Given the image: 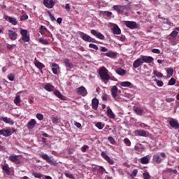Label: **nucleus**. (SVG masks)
<instances>
[{
  "label": "nucleus",
  "mask_w": 179,
  "mask_h": 179,
  "mask_svg": "<svg viewBox=\"0 0 179 179\" xmlns=\"http://www.w3.org/2000/svg\"><path fill=\"white\" fill-rule=\"evenodd\" d=\"M99 74L102 80H110V75H108V70L106 69V67H101L99 69Z\"/></svg>",
  "instance_id": "1"
},
{
  "label": "nucleus",
  "mask_w": 179,
  "mask_h": 179,
  "mask_svg": "<svg viewBox=\"0 0 179 179\" xmlns=\"http://www.w3.org/2000/svg\"><path fill=\"white\" fill-rule=\"evenodd\" d=\"M124 24L131 30H134V29H138V24L136 22L134 21H124Z\"/></svg>",
  "instance_id": "2"
},
{
  "label": "nucleus",
  "mask_w": 179,
  "mask_h": 179,
  "mask_svg": "<svg viewBox=\"0 0 179 179\" xmlns=\"http://www.w3.org/2000/svg\"><path fill=\"white\" fill-rule=\"evenodd\" d=\"M41 157L43 160H45L47 162V163H49V164L54 165L56 163L55 160H54V159H51V157H50V156H48V155H47V154L41 155Z\"/></svg>",
  "instance_id": "3"
},
{
  "label": "nucleus",
  "mask_w": 179,
  "mask_h": 179,
  "mask_svg": "<svg viewBox=\"0 0 179 179\" xmlns=\"http://www.w3.org/2000/svg\"><path fill=\"white\" fill-rule=\"evenodd\" d=\"M140 58L141 59L143 64H144V62L145 64H152V62L155 61V59L150 56H141Z\"/></svg>",
  "instance_id": "4"
},
{
  "label": "nucleus",
  "mask_w": 179,
  "mask_h": 179,
  "mask_svg": "<svg viewBox=\"0 0 179 179\" xmlns=\"http://www.w3.org/2000/svg\"><path fill=\"white\" fill-rule=\"evenodd\" d=\"M8 36L12 41L17 39V33L12 29L8 31Z\"/></svg>",
  "instance_id": "5"
},
{
  "label": "nucleus",
  "mask_w": 179,
  "mask_h": 179,
  "mask_svg": "<svg viewBox=\"0 0 179 179\" xmlns=\"http://www.w3.org/2000/svg\"><path fill=\"white\" fill-rule=\"evenodd\" d=\"M21 36H22V40L24 41V43H27L30 40V37L27 36V30L21 29L20 30Z\"/></svg>",
  "instance_id": "6"
},
{
  "label": "nucleus",
  "mask_w": 179,
  "mask_h": 179,
  "mask_svg": "<svg viewBox=\"0 0 179 179\" xmlns=\"http://www.w3.org/2000/svg\"><path fill=\"white\" fill-rule=\"evenodd\" d=\"M43 5L45 8L52 9L55 5V1H54V0H43Z\"/></svg>",
  "instance_id": "7"
},
{
  "label": "nucleus",
  "mask_w": 179,
  "mask_h": 179,
  "mask_svg": "<svg viewBox=\"0 0 179 179\" xmlns=\"http://www.w3.org/2000/svg\"><path fill=\"white\" fill-rule=\"evenodd\" d=\"M80 36L84 41H87L88 43H92V37L90 36L85 34L84 32L79 31Z\"/></svg>",
  "instance_id": "8"
},
{
  "label": "nucleus",
  "mask_w": 179,
  "mask_h": 179,
  "mask_svg": "<svg viewBox=\"0 0 179 179\" xmlns=\"http://www.w3.org/2000/svg\"><path fill=\"white\" fill-rule=\"evenodd\" d=\"M76 92L78 94H80L81 96H87V90H86V88L83 86L77 88Z\"/></svg>",
  "instance_id": "9"
},
{
  "label": "nucleus",
  "mask_w": 179,
  "mask_h": 179,
  "mask_svg": "<svg viewBox=\"0 0 179 179\" xmlns=\"http://www.w3.org/2000/svg\"><path fill=\"white\" fill-rule=\"evenodd\" d=\"M10 162L15 163V164H20V159H19V155H10L9 156Z\"/></svg>",
  "instance_id": "10"
},
{
  "label": "nucleus",
  "mask_w": 179,
  "mask_h": 179,
  "mask_svg": "<svg viewBox=\"0 0 179 179\" xmlns=\"http://www.w3.org/2000/svg\"><path fill=\"white\" fill-rule=\"evenodd\" d=\"M91 33L93 34V36H95L96 38H99V40H104V38H106L104 35H103L100 32H97V31H96L95 29L91 30Z\"/></svg>",
  "instance_id": "11"
},
{
  "label": "nucleus",
  "mask_w": 179,
  "mask_h": 179,
  "mask_svg": "<svg viewBox=\"0 0 179 179\" xmlns=\"http://www.w3.org/2000/svg\"><path fill=\"white\" fill-rule=\"evenodd\" d=\"M0 135H2L3 136L7 138L8 136H10V135H12V131L9 129H3L0 130Z\"/></svg>",
  "instance_id": "12"
},
{
  "label": "nucleus",
  "mask_w": 179,
  "mask_h": 179,
  "mask_svg": "<svg viewBox=\"0 0 179 179\" xmlns=\"http://www.w3.org/2000/svg\"><path fill=\"white\" fill-rule=\"evenodd\" d=\"M113 10H116L118 13H123L124 10L125 9L124 6H120V5H116L113 6Z\"/></svg>",
  "instance_id": "13"
},
{
  "label": "nucleus",
  "mask_w": 179,
  "mask_h": 179,
  "mask_svg": "<svg viewBox=\"0 0 179 179\" xmlns=\"http://www.w3.org/2000/svg\"><path fill=\"white\" fill-rule=\"evenodd\" d=\"M143 63L142 62V59L138 58L137 59H136L134 63H133V68H134V69H136L138 68H139V66H141V65H142Z\"/></svg>",
  "instance_id": "14"
},
{
  "label": "nucleus",
  "mask_w": 179,
  "mask_h": 179,
  "mask_svg": "<svg viewBox=\"0 0 179 179\" xmlns=\"http://www.w3.org/2000/svg\"><path fill=\"white\" fill-rule=\"evenodd\" d=\"M114 34L120 35L121 34V29L119 28L117 24H113V27L111 29Z\"/></svg>",
  "instance_id": "15"
},
{
  "label": "nucleus",
  "mask_w": 179,
  "mask_h": 179,
  "mask_svg": "<svg viewBox=\"0 0 179 179\" xmlns=\"http://www.w3.org/2000/svg\"><path fill=\"white\" fill-rule=\"evenodd\" d=\"M37 124V122L34 119H31L27 124V127L28 129H33L34 127H36V124Z\"/></svg>",
  "instance_id": "16"
},
{
  "label": "nucleus",
  "mask_w": 179,
  "mask_h": 179,
  "mask_svg": "<svg viewBox=\"0 0 179 179\" xmlns=\"http://www.w3.org/2000/svg\"><path fill=\"white\" fill-rule=\"evenodd\" d=\"M34 65L40 71H42L43 69V68H45V66L43 63H41L38 60H37V59H35Z\"/></svg>",
  "instance_id": "17"
},
{
  "label": "nucleus",
  "mask_w": 179,
  "mask_h": 179,
  "mask_svg": "<svg viewBox=\"0 0 179 179\" xmlns=\"http://www.w3.org/2000/svg\"><path fill=\"white\" fill-rule=\"evenodd\" d=\"M110 92L112 93V96L114 99H115V97H117V93H118V87H117V85L113 86Z\"/></svg>",
  "instance_id": "18"
},
{
  "label": "nucleus",
  "mask_w": 179,
  "mask_h": 179,
  "mask_svg": "<svg viewBox=\"0 0 179 179\" xmlns=\"http://www.w3.org/2000/svg\"><path fill=\"white\" fill-rule=\"evenodd\" d=\"M52 72L54 73V75H58V70L59 69V65H58L56 63H53L52 64Z\"/></svg>",
  "instance_id": "19"
},
{
  "label": "nucleus",
  "mask_w": 179,
  "mask_h": 179,
  "mask_svg": "<svg viewBox=\"0 0 179 179\" xmlns=\"http://www.w3.org/2000/svg\"><path fill=\"white\" fill-rule=\"evenodd\" d=\"M107 115L109 118H111L112 120H114L115 118V115L114 114V112L110 108V106L107 107Z\"/></svg>",
  "instance_id": "20"
},
{
  "label": "nucleus",
  "mask_w": 179,
  "mask_h": 179,
  "mask_svg": "<svg viewBox=\"0 0 179 179\" xmlns=\"http://www.w3.org/2000/svg\"><path fill=\"white\" fill-rule=\"evenodd\" d=\"M54 94H55L57 97L60 99V100H66V97L62 95V94H61V92L58 90L54 91Z\"/></svg>",
  "instance_id": "21"
},
{
  "label": "nucleus",
  "mask_w": 179,
  "mask_h": 179,
  "mask_svg": "<svg viewBox=\"0 0 179 179\" xmlns=\"http://www.w3.org/2000/svg\"><path fill=\"white\" fill-rule=\"evenodd\" d=\"M179 33V27L175 28V30H173L171 34H170V37H172V38H176L178 36Z\"/></svg>",
  "instance_id": "22"
},
{
  "label": "nucleus",
  "mask_w": 179,
  "mask_h": 179,
  "mask_svg": "<svg viewBox=\"0 0 179 179\" xmlns=\"http://www.w3.org/2000/svg\"><path fill=\"white\" fill-rule=\"evenodd\" d=\"M92 107L94 110H97L99 107V99L94 98L92 101Z\"/></svg>",
  "instance_id": "23"
},
{
  "label": "nucleus",
  "mask_w": 179,
  "mask_h": 179,
  "mask_svg": "<svg viewBox=\"0 0 179 179\" xmlns=\"http://www.w3.org/2000/svg\"><path fill=\"white\" fill-rule=\"evenodd\" d=\"M106 57H108L109 58H112L113 59H115L117 58V52L113 51H109L106 53Z\"/></svg>",
  "instance_id": "24"
},
{
  "label": "nucleus",
  "mask_w": 179,
  "mask_h": 179,
  "mask_svg": "<svg viewBox=\"0 0 179 179\" xmlns=\"http://www.w3.org/2000/svg\"><path fill=\"white\" fill-rule=\"evenodd\" d=\"M1 120L3 121V122H6V124H9L10 125H13V124H15V122H13L11 118L1 117Z\"/></svg>",
  "instance_id": "25"
},
{
  "label": "nucleus",
  "mask_w": 179,
  "mask_h": 179,
  "mask_svg": "<svg viewBox=\"0 0 179 179\" xmlns=\"http://www.w3.org/2000/svg\"><path fill=\"white\" fill-rule=\"evenodd\" d=\"M169 125H171V127L172 128H174L175 129H178L179 128V124H178V122L177 121L171 120L169 122Z\"/></svg>",
  "instance_id": "26"
},
{
  "label": "nucleus",
  "mask_w": 179,
  "mask_h": 179,
  "mask_svg": "<svg viewBox=\"0 0 179 179\" xmlns=\"http://www.w3.org/2000/svg\"><path fill=\"white\" fill-rule=\"evenodd\" d=\"M44 89L47 92H54V89H55V87H54V85H50V83H48L45 85Z\"/></svg>",
  "instance_id": "27"
},
{
  "label": "nucleus",
  "mask_w": 179,
  "mask_h": 179,
  "mask_svg": "<svg viewBox=\"0 0 179 179\" xmlns=\"http://www.w3.org/2000/svg\"><path fill=\"white\" fill-rule=\"evenodd\" d=\"M152 160H153V162H155V163H157V164H160V163H162V161L163 159L162 158H160V156H159V155H154Z\"/></svg>",
  "instance_id": "28"
},
{
  "label": "nucleus",
  "mask_w": 179,
  "mask_h": 179,
  "mask_svg": "<svg viewBox=\"0 0 179 179\" xmlns=\"http://www.w3.org/2000/svg\"><path fill=\"white\" fill-rule=\"evenodd\" d=\"M134 134L138 136H146V131L145 130H136Z\"/></svg>",
  "instance_id": "29"
},
{
  "label": "nucleus",
  "mask_w": 179,
  "mask_h": 179,
  "mask_svg": "<svg viewBox=\"0 0 179 179\" xmlns=\"http://www.w3.org/2000/svg\"><path fill=\"white\" fill-rule=\"evenodd\" d=\"M120 86L122 87H131V86H134V85H132L129 81H124L120 83Z\"/></svg>",
  "instance_id": "30"
},
{
  "label": "nucleus",
  "mask_w": 179,
  "mask_h": 179,
  "mask_svg": "<svg viewBox=\"0 0 179 179\" xmlns=\"http://www.w3.org/2000/svg\"><path fill=\"white\" fill-rule=\"evenodd\" d=\"M64 64L69 69H72V68H73V64L69 62V59L68 58L64 59Z\"/></svg>",
  "instance_id": "31"
},
{
  "label": "nucleus",
  "mask_w": 179,
  "mask_h": 179,
  "mask_svg": "<svg viewBox=\"0 0 179 179\" xmlns=\"http://www.w3.org/2000/svg\"><path fill=\"white\" fill-rule=\"evenodd\" d=\"M8 22L10 23H11V24H13V26H16V24H17V20H16V18L15 17H7Z\"/></svg>",
  "instance_id": "32"
},
{
  "label": "nucleus",
  "mask_w": 179,
  "mask_h": 179,
  "mask_svg": "<svg viewBox=\"0 0 179 179\" xmlns=\"http://www.w3.org/2000/svg\"><path fill=\"white\" fill-rule=\"evenodd\" d=\"M115 71H116V73H117V75H120V76H124V75L127 73V71L122 69H117Z\"/></svg>",
  "instance_id": "33"
},
{
  "label": "nucleus",
  "mask_w": 179,
  "mask_h": 179,
  "mask_svg": "<svg viewBox=\"0 0 179 179\" xmlns=\"http://www.w3.org/2000/svg\"><path fill=\"white\" fill-rule=\"evenodd\" d=\"M2 170L7 174V176H10V170H9V167H8L7 165H3Z\"/></svg>",
  "instance_id": "34"
},
{
  "label": "nucleus",
  "mask_w": 179,
  "mask_h": 179,
  "mask_svg": "<svg viewBox=\"0 0 179 179\" xmlns=\"http://www.w3.org/2000/svg\"><path fill=\"white\" fill-rule=\"evenodd\" d=\"M149 163V158L148 157H144L141 159V164H148Z\"/></svg>",
  "instance_id": "35"
},
{
  "label": "nucleus",
  "mask_w": 179,
  "mask_h": 179,
  "mask_svg": "<svg viewBox=\"0 0 179 179\" xmlns=\"http://www.w3.org/2000/svg\"><path fill=\"white\" fill-rule=\"evenodd\" d=\"M45 31H47V27H45V26L44 25H41L39 29V33L43 35V34H45Z\"/></svg>",
  "instance_id": "36"
},
{
  "label": "nucleus",
  "mask_w": 179,
  "mask_h": 179,
  "mask_svg": "<svg viewBox=\"0 0 179 179\" xmlns=\"http://www.w3.org/2000/svg\"><path fill=\"white\" fill-rule=\"evenodd\" d=\"M38 41L41 44H43L44 45H48V41L44 38H39Z\"/></svg>",
  "instance_id": "37"
},
{
  "label": "nucleus",
  "mask_w": 179,
  "mask_h": 179,
  "mask_svg": "<svg viewBox=\"0 0 179 179\" xmlns=\"http://www.w3.org/2000/svg\"><path fill=\"white\" fill-rule=\"evenodd\" d=\"M173 72H174V70L173 69H167V77L171 78V76H173Z\"/></svg>",
  "instance_id": "38"
},
{
  "label": "nucleus",
  "mask_w": 179,
  "mask_h": 179,
  "mask_svg": "<svg viewBox=\"0 0 179 179\" xmlns=\"http://www.w3.org/2000/svg\"><path fill=\"white\" fill-rule=\"evenodd\" d=\"M95 127H96V128H98V129H103V128H104L105 125H104V124H103L101 122H97L95 124Z\"/></svg>",
  "instance_id": "39"
},
{
  "label": "nucleus",
  "mask_w": 179,
  "mask_h": 179,
  "mask_svg": "<svg viewBox=\"0 0 179 179\" xmlns=\"http://www.w3.org/2000/svg\"><path fill=\"white\" fill-rule=\"evenodd\" d=\"M134 111L138 115H142V114H143V110L142 109L139 108H135Z\"/></svg>",
  "instance_id": "40"
},
{
  "label": "nucleus",
  "mask_w": 179,
  "mask_h": 179,
  "mask_svg": "<svg viewBox=\"0 0 179 179\" xmlns=\"http://www.w3.org/2000/svg\"><path fill=\"white\" fill-rule=\"evenodd\" d=\"M36 118L39 121H43L44 120V115L41 113H37L36 114Z\"/></svg>",
  "instance_id": "41"
},
{
  "label": "nucleus",
  "mask_w": 179,
  "mask_h": 179,
  "mask_svg": "<svg viewBox=\"0 0 179 179\" xmlns=\"http://www.w3.org/2000/svg\"><path fill=\"white\" fill-rule=\"evenodd\" d=\"M143 177L144 179H150L151 178V176H150V174H149V172L143 173Z\"/></svg>",
  "instance_id": "42"
},
{
  "label": "nucleus",
  "mask_w": 179,
  "mask_h": 179,
  "mask_svg": "<svg viewBox=\"0 0 179 179\" xmlns=\"http://www.w3.org/2000/svg\"><path fill=\"white\" fill-rule=\"evenodd\" d=\"M124 143L125 145H127V146H131V141L129 140V138H125L124 140Z\"/></svg>",
  "instance_id": "43"
},
{
  "label": "nucleus",
  "mask_w": 179,
  "mask_h": 179,
  "mask_svg": "<svg viewBox=\"0 0 179 179\" xmlns=\"http://www.w3.org/2000/svg\"><path fill=\"white\" fill-rule=\"evenodd\" d=\"M154 75L157 78H163V73L160 72H157V71H154Z\"/></svg>",
  "instance_id": "44"
},
{
  "label": "nucleus",
  "mask_w": 179,
  "mask_h": 179,
  "mask_svg": "<svg viewBox=\"0 0 179 179\" xmlns=\"http://www.w3.org/2000/svg\"><path fill=\"white\" fill-rule=\"evenodd\" d=\"M32 174L35 177V178H41L43 177V174L40 173L36 172V173H33Z\"/></svg>",
  "instance_id": "45"
},
{
  "label": "nucleus",
  "mask_w": 179,
  "mask_h": 179,
  "mask_svg": "<svg viewBox=\"0 0 179 179\" xmlns=\"http://www.w3.org/2000/svg\"><path fill=\"white\" fill-rule=\"evenodd\" d=\"M14 103L17 106V104H20V96H17L14 99Z\"/></svg>",
  "instance_id": "46"
},
{
  "label": "nucleus",
  "mask_w": 179,
  "mask_h": 179,
  "mask_svg": "<svg viewBox=\"0 0 179 179\" xmlns=\"http://www.w3.org/2000/svg\"><path fill=\"white\" fill-rule=\"evenodd\" d=\"M175 83H176V79H174V78H171L170 80L169 81V86H174Z\"/></svg>",
  "instance_id": "47"
},
{
  "label": "nucleus",
  "mask_w": 179,
  "mask_h": 179,
  "mask_svg": "<svg viewBox=\"0 0 179 179\" xmlns=\"http://www.w3.org/2000/svg\"><path fill=\"white\" fill-rule=\"evenodd\" d=\"M155 82H156L157 86H159V87H162L163 86V85H164V83L162 80H155Z\"/></svg>",
  "instance_id": "48"
},
{
  "label": "nucleus",
  "mask_w": 179,
  "mask_h": 179,
  "mask_svg": "<svg viewBox=\"0 0 179 179\" xmlns=\"http://www.w3.org/2000/svg\"><path fill=\"white\" fill-rule=\"evenodd\" d=\"M103 15L108 17H111V16H113V13L110 11H104Z\"/></svg>",
  "instance_id": "49"
},
{
  "label": "nucleus",
  "mask_w": 179,
  "mask_h": 179,
  "mask_svg": "<svg viewBox=\"0 0 179 179\" xmlns=\"http://www.w3.org/2000/svg\"><path fill=\"white\" fill-rule=\"evenodd\" d=\"M89 47L90 48H94V50H99V46H97L96 44L90 43Z\"/></svg>",
  "instance_id": "50"
},
{
  "label": "nucleus",
  "mask_w": 179,
  "mask_h": 179,
  "mask_svg": "<svg viewBox=\"0 0 179 179\" xmlns=\"http://www.w3.org/2000/svg\"><path fill=\"white\" fill-rule=\"evenodd\" d=\"M64 175L66 176V177H67V178H71V179L75 178V176L72 173H64Z\"/></svg>",
  "instance_id": "51"
},
{
  "label": "nucleus",
  "mask_w": 179,
  "mask_h": 179,
  "mask_svg": "<svg viewBox=\"0 0 179 179\" xmlns=\"http://www.w3.org/2000/svg\"><path fill=\"white\" fill-rule=\"evenodd\" d=\"M108 139L112 145H115V139H114L113 136H109Z\"/></svg>",
  "instance_id": "52"
},
{
  "label": "nucleus",
  "mask_w": 179,
  "mask_h": 179,
  "mask_svg": "<svg viewBox=\"0 0 179 179\" xmlns=\"http://www.w3.org/2000/svg\"><path fill=\"white\" fill-rule=\"evenodd\" d=\"M27 19H29V16L27 15H23L21 17H20V20L22 22H23V20H27Z\"/></svg>",
  "instance_id": "53"
},
{
  "label": "nucleus",
  "mask_w": 179,
  "mask_h": 179,
  "mask_svg": "<svg viewBox=\"0 0 179 179\" xmlns=\"http://www.w3.org/2000/svg\"><path fill=\"white\" fill-rule=\"evenodd\" d=\"M101 156L102 157H103V159H105V160H106L109 157L108 155H107V154L104 152H101Z\"/></svg>",
  "instance_id": "54"
},
{
  "label": "nucleus",
  "mask_w": 179,
  "mask_h": 179,
  "mask_svg": "<svg viewBox=\"0 0 179 179\" xmlns=\"http://www.w3.org/2000/svg\"><path fill=\"white\" fill-rule=\"evenodd\" d=\"M8 80H10V82H13V80H15V75L10 74L8 76Z\"/></svg>",
  "instance_id": "55"
},
{
  "label": "nucleus",
  "mask_w": 179,
  "mask_h": 179,
  "mask_svg": "<svg viewBox=\"0 0 179 179\" xmlns=\"http://www.w3.org/2000/svg\"><path fill=\"white\" fill-rule=\"evenodd\" d=\"M151 52H153V54H160V50L159 49H152Z\"/></svg>",
  "instance_id": "56"
},
{
  "label": "nucleus",
  "mask_w": 179,
  "mask_h": 179,
  "mask_svg": "<svg viewBox=\"0 0 179 179\" xmlns=\"http://www.w3.org/2000/svg\"><path fill=\"white\" fill-rule=\"evenodd\" d=\"M137 174H138V170L134 169L131 173V177H136Z\"/></svg>",
  "instance_id": "57"
},
{
  "label": "nucleus",
  "mask_w": 179,
  "mask_h": 179,
  "mask_svg": "<svg viewBox=\"0 0 179 179\" xmlns=\"http://www.w3.org/2000/svg\"><path fill=\"white\" fill-rule=\"evenodd\" d=\"M106 162L109 163V164H114V160H113L110 157L106 159Z\"/></svg>",
  "instance_id": "58"
},
{
  "label": "nucleus",
  "mask_w": 179,
  "mask_h": 179,
  "mask_svg": "<svg viewBox=\"0 0 179 179\" xmlns=\"http://www.w3.org/2000/svg\"><path fill=\"white\" fill-rule=\"evenodd\" d=\"M102 100L103 101H107V100H108V96L105 94L102 96Z\"/></svg>",
  "instance_id": "59"
},
{
  "label": "nucleus",
  "mask_w": 179,
  "mask_h": 179,
  "mask_svg": "<svg viewBox=\"0 0 179 179\" xmlns=\"http://www.w3.org/2000/svg\"><path fill=\"white\" fill-rule=\"evenodd\" d=\"M13 47H16V45H15V44H13V45L8 44L7 46H6V48L8 50H12V48H13Z\"/></svg>",
  "instance_id": "60"
},
{
  "label": "nucleus",
  "mask_w": 179,
  "mask_h": 179,
  "mask_svg": "<svg viewBox=\"0 0 179 179\" xmlns=\"http://www.w3.org/2000/svg\"><path fill=\"white\" fill-rule=\"evenodd\" d=\"M48 15L51 19V20H52V22H54V20H55V17H54V15H52V13H51V12H48Z\"/></svg>",
  "instance_id": "61"
},
{
  "label": "nucleus",
  "mask_w": 179,
  "mask_h": 179,
  "mask_svg": "<svg viewBox=\"0 0 179 179\" xmlns=\"http://www.w3.org/2000/svg\"><path fill=\"white\" fill-rule=\"evenodd\" d=\"M52 121L53 124H58V117H53Z\"/></svg>",
  "instance_id": "62"
},
{
  "label": "nucleus",
  "mask_w": 179,
  "mask_h": 179,
  "mask_svg": "<svg viewBox=\"0 0 179 179\" xmlns=\"http://www.w3.org/2000/svg\"><path fill=\"white\" fill-rule=\"evenodd\" d=\"M87 149H89V146L88 145H84L82 147V152H86V150H87Z\"/></svg>",
  "instance_id": "63"
},
{
  "label": "nucleus",
  "mask_w": 179,
  "mask_h": 179,
  "mask_svg": "<svg viewBox=\"0 0 179 179\" xmlns=\"http://www.w3.org/2000/svg\"><path fill=\"white\" fill-rule=\"evenodd\" d=\"M161 157L162 158V160L166 159L167 157V156L166 155V153L165 152H161V155H160Z\"/></svg>",
  "instance_id": "64"
}]
</instances>
